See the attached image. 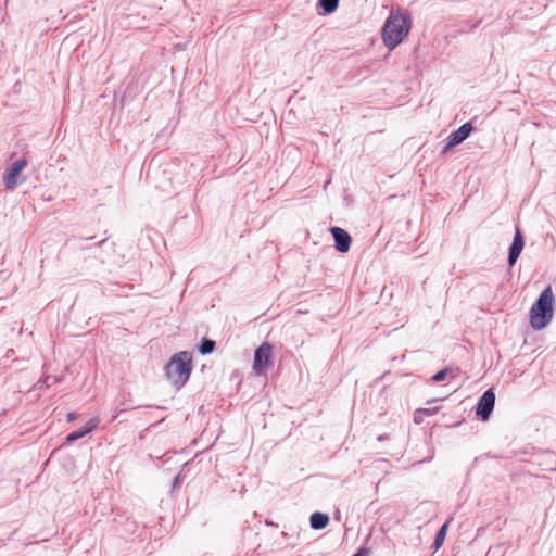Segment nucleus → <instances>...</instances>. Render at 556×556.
<instances>
[{"label":"nucleus","instance_id":"15","mask_svg":"<svg viewBox=\"0 0 556 556\" xmlns=\"http://www.w3.org/2000/svg\"><path fill=\"white\" fill-rule=\"evenodd\" d=\"M448 369H442L439 372H437L434 376H432V381L440 382L445 379L447 375Z\"/></svg>","mask_w":556,"mask_h":556},{"label":"nucleus","instance_id":"4","mask_svg":"<svg viewBox=\"0 0 556 556\" xmlns=\"http://www.w3.org/2000/svg\"><path fill=\"white\" fill-rule=\"evenodd\" d=\"M271 355L273 346L269 343L265 342L255 350L252 365L255 375L264 376L267 369L273 366Z\"/></svg>","mask_w":556,"mask_h":556},{"label":"nucleus","instance_id":"11","mask_svg":"<svg viewBox=\"0 0 556 556\" xmlns=\"http://www.w3.org/2000/svg\"><path fill=\"white\" fill-rule=\"evenodd\" d=\"M311 527L316 530H320L327 527L329 518L323 513H314L311 516Z\"/></svg>","mask_w":556,"mask_h":556},{"label":"nucleus","instance_id":"2","mask_svg":"<svg viewBox=\"0 0 556 556\" xmlns=\"http://www.w3.org/2000/svg\"><path fill=\"white\" fill-rule=\"evenodd\" d=\"M191 353L181 351L174 354L165 366V375L168 381L178 389L185 386L191 374Z\"/></svg>","mask_w":556,"mask_h":556},{"label":"nucleus","instance_id":"7","mask_svg":"<svg viewBox=\"0 0 556 556\" xmlns=\"http://www.w3.org/2000/svg\"><path fill=\"white\" fill-rule=\"evenodd\" d=\"M473 127L470 123L463 124L458 129L453 131L446 140V144L442 150V153H446L453 147L460 144L465 141L469 135L471 134Z\"/></svg>","mask_w":556,"mask_h":556},{"label":"nucleus","instance_id":"8","mask_svg":"<svg viewBox=\"0 0 556 556\" xmlns=\"http://www.w3.org/2000/svg\"><path fill=\"white\" fill-rule=\"evenodd\" d=\"M330 231L334 239L336 249L341 253L348 252L351 247V236L348 233V231L340 227H332Z\"/></svg>","mask_w":556,"mask_h":556},{"label":"nucleus","instance_id":"14","mask_svg":"<svg viewBox=\"0 0 556 556\" xmlns=\"http://www.w3.org/2000/svg\"><path fill=\"white\" fill-rule=\"evenodd\" d=\"M215 349V342L208 339L202 341L199 351L201 354L212 353Z\"/></svg>","mask_w":556,"mask_h":556},{"label":"nucleus","instance_id":"19","mask_svg":"<svg viewBox=\"0 0 556 556\" xmlns=\"http://www.w3.org/2000/svg\"><path fill=\"white\" fill-rule=\"evenodd\" d=\"M353 556H362V555H361V553H357V554H355V555H353Z\"/></svg>","mask_w":556,"mask_h":556},{"label":"nucleus","instance_id":"16","mask_svg":"<svg viewBox=\"0 0 556 556\" xmlns=\"http://www.w3.org/2000/svg\"><path fill=\"white\" fill-rule=\"evenodd\" d=\"M426 416V410L417 409L414 414V421L416 424H421L424 421V417Z\"/></svg>","mask_w":556,"mask_h":556},{"label":"nucleus","instance_id":"12","mask_svg":"<svg viewBox=\"0 0 556 556\" xmlns=\"http://www.w3.org/2000/svg\"><path fill=\"white\" fill-rule=\"evenodd\" d=\"M339 4V0H318V5L324 10L325 14L333 13Z\"/></svg>","mask_w":556,"mask_h":556},{"label":"nucleus","instance_id":"9","mask_svg":"<svg viewBox=\"0 0 556 556\" xmlns=\"http://www.w3.org/2000/svg\"><path fill=\"white\" fill-rule=\"evenodd\" d=\"M99 422H100V419L98 417L91 418L90 420L87 421L84 429L71 432L66 437V441L71 443L78 439L84 438L85 435H87L88 433L93 431L98 427Z\"/></svg>","mask_w":556,"mask_h":556},{"label":"nucleus","instance_id":"18","mask_svg":"<svg viewBox=\"0 0 556 556\" xmlns=\"http://www.w3.org/2000/svg\"><path fill=\"white\" fill-rule=\"evenodd\" d=\"M77 418V414L74 412H71L67 414V421L73 422Z\"/></svg>","mask_w":556,"mask_h":556},{"label":"nucleus","instance_id":"1","mask_svg":"<svg viewBox=\"0 0 556 556\" xmlns=\"http://www.w3.org/2000/svg\"><path fill=\"white\" fill-rule=\"evenodd\" d=\"M410 29L409 16L401 12H391L382 29V40L386 47L393 50L408 35Z\"/></svg>","mask_w":556,"mask_h":556},{"label":"nucleus","instance_id":"13","mask_svg":"<svg viewBox=\"0 0 556 556\" xmlns=\"http://www.w3.org/2000/svg\"><path fill=\"white\" fill-rule=\"evenodd\" d=\"M447 527H448L447 523H444L438 531V533L435 535V540H434L435 549H439L441 547V545L443 544L445 536H446Z\"/></svg>","mask_w":556,"mask_h":556},{"label":"nucleus","instance_id":"17","mask_svg":"<svg viewBox=\"0 0 556 556\" xmlns=\"http://www.w3.org/2000/svg\"><path fill=\"white\" fill-rule=\"evenodd\" d=\"M422 410H426V416H432L438 413V408H421Z\"/></svg>","mask_w":556,"mask_h":556},{"label":"nucleus","instance_id":"5","mask_svg":"<svg viewBox=\"0 0 556 556\" xmlns=\"http://www.w3.org/2000/svg\"><path fill=\"white\" fill-rule=\"evenodd\" d=\"M495 405V393L492 389L486 390L479 399L476 406V415L482 420H489Z\"/></svg>","mask_w":556,"mask_h":556},{"label":"nucleus","instance_id":"6","mask_svg":"<svg viewBox=\"0 0 556 556\" xmlns=\"http://www.w3.org/2000/svg\"><path fill=\"white\" fill-rule=\"evenodd\" d=\"M27 166L25 159L13 162L3 175V184L8 190H13L18 185V177L23 169Z\"/></svg>","mask_w":556,"mask_h":556},{"label":"nucleus","instance_id":"3","mask_svg":"<svg viewBox=\"0 0 556 556\" xmlns=\"http://www.w3.org/2000/svg\"><path fill=\"white\" fill-rule=\"evenodd\" d=\"M554 294L551 287L545 288L530 309V324L535 330L544 329L552 320Z\"/></svg>","mask_w":556,"mask_h":556},{"label":"nucleus","instance_id":"10","mask_svg":"<svg viewBox=\"0 0 556 556\" xmlns=\"http://www.w3.org/2000/svg\"><path fill=\"white\" fill-rule=\"evenodd\" d=\"M520 253H521V230L517 226L516 227L515 237H514V241H513V244L510 245L509 255H508V263H509L510 266L516 263V261L519 257Z\"/></svg>","mask_w":556,"mask_h":556}]
</instances>
